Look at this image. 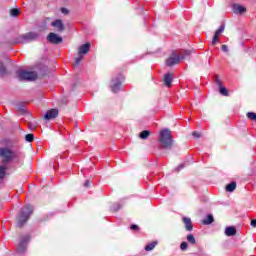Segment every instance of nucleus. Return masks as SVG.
Listing matches in <instances>:
<instances>
[{
	"mask_svg": "<svg viewBox=\"0 0 256 256\" xmlns=\"http://www.w3.org/2000/svg\"><path fill=\"white\" fill-rule=\"evenodd\" d=\"M251 227H256V219L251 220L250 222Z\"/></svg>",
	"mask_w": 256,
	"mask_h": 256,
	"instance_id": "nucleus-42",
	"label": "nucleus"
},
{
	"mask_svg": "<svg viewBox=\"0 0 256 256\" xmlns=\"http://www.w3.org/2000/svg\"><path fill=\"white\" fill-rule=\"evenodd\" d=\"M47 41L52 43V45H60V43H63V38L56 33L50 32L47 36Z\"/></svg>",
	"mask_w": 256,
	"mask_h": 256,
	"instance_id": "nucleus-7",
	"label": "nucleus"
},
{
	"mask_svg": "<svg viewBox=\"0 0 256 256\" xmlns=\"http://www.w3.org/2000/svg\"><path fill=\"white\" fill-rule=\"evenodd\" d=\"M235 189H237V183L236 182H231L230 184H228L226 186V191H228L229 193H233V191H235Z\"/></svg>",
	"mask_w": 256,
	"mask_h": 256,
	"instance_id": "nucleus-20",
	"label": "nucleus"
},
{
	"mask_svg": "<svg viewBox=\"0 0 256 256\" xmlns=\"http://www.w3.org/2000/svg\"><path fill=\"white\" fill-rule=\"evenodd\" d=\"M158 141L162 149H171V147H173V137L171 136V130L164 129L160 131Z\"/></svg>",
	"mask_w": 256,
	"mask_h": 256,
	"instance_id": "nucleus-1",
	"label": "nucleus"
},
{
	"mask_svg": "<svg viewBox=\"0 0 256 256\" xmlns=\"http://www.w3.org/2000/svg\"><path fill=\"white\" fill-rule=\"evenodd\" d=\"M110 87L113 93H118L119 89H121V81L119 78L112 79Z\"/></svg>",
	"mask_w": 256,
	"mask_h": 256,
	"instance_id": "nucleus-10",
	"label": "nucleus"
},
{
	"mask_svg": "<svg viewBox=\"0 0 256 256\" xmlns=\"http://www.w3.org/2000/svg\"><path fill=\"white\" fill-rule=\"evenodd\" d=\"M21 241H24V243L27 245V242L31 241V236L29 234H27L26 236H23L21 238Z\"/></svg>",
	"mask_w": 256,
	"mask_h": 256,
	"instance_id": "nucleus-34",
	"label": "nucleus"
},
{
	"mask_svg": "<svg viewBox=\"0 0 256 256\" xmlns=\"http://www.w3.org/2000/svg\"><path fill=\"white\" fill-rule=\"evenodd\" d=\"M27 251V244L25 243V240H20V243L17 246V253H25Z\"/></svg>",
	"mask_w": 256,
	"mask_h": 256,
	"instance_id": "nucleus-15",
	"label": "nucleus"
},
{
	"mask_svg": "<svg viewBox=\"0 0 256 256\" xmlns=\"http://www.w3.org/2000/svg\"><path fill=\"white\" fill-rule=\"evenodd\" d=\"M217 43H219V37L216 34H214L211 45L215 46L217 45Z\"/></svg>",
	"mask_w": 256,
	"mask_h": 256,
	"instance_id": "nucleus-33",
	"label": "nucleus"
},
{
	"mask_svg": "<svg viewBox=\"0 0 256 256\" xmlns=\"http://www.w3.org/2000/svg\"><path fill=\"white\" fill-rule=\"evenodd\" d=\"M181 56L177 52H172L171 55L166 59L167 67H173V65H179Z\"/></svg>",
	"mask_w": 256,
	"mask_h": 256,
	"instance_id": "nucleus-6",
	"label": "nucleus"
},
{
	"mask_svg": "<svg viewBox=\"0 0 256 256\" xmlns=\"http://www.w3.org/2000/svg\"><path fill=\"white\" fill-rule=\"evenodd\" d=\"M193 137H195L196 139H199L201 137V133L199 132H193L192 133Z\"/></svg>",
	"mask_w": 256,
	"mask_h": 256,
	"instance_id": "nucleus-39",
	"label": "nucleus"
},
{
	"mask_svg": "<svg viewBox=\"0 0 256 256\" xmlns=\"http://www.w3.org/2000/svg\"><path fill=\"white\" fill-rule=\"evenodd\" d=\"M39 39V34L36 32H27L26 34H23L19 36L15 43H31V41H37Z\"/></svg>",
	"mask_w": 256,
	"mask_h": 256,
	"instance_id": "nucleus-4",
	"label": "nucleus"
},
{
	"mask_svg": "<svg viewBox=\"0 0 256 256\" xmlns=\"http://www.w3.org/2000/svg\"><path fill=\"white\" fill-rule=\"evenodd\" d=\"M17 77H18L19 81H36L37 73L21 70V71H18Z\"/></svg>",
	"mask_w": 256,
	"mask_h": 256,
	"instance_id": "nucleus-5",
	"label": "nucleus"
},
{
	"mask_svg": "<svg viewBox=\"0 0 256 256\" xmlns=\"http://www.w3.org/2000/svg\"><path fill=\"white\" fill-rule=\"evenodd\" d=\"M40 71H41V75H47V73H49V67L42 65L40 67Z\"/></svg>",
	"mask_w": 256,
	"mask_h": 256,
	"instance_id": "nucleus-29",
	"label": "nucleus"
},
{
	"mask_svg": "<svg viewBox=\"0 0 256 256\" xmlns=\"http://www.w3.org/2000/svg\"><path fill=\"white\" fill-rule=\"evenodd\" d=\"M233 9V13H235V15H243V13H245L247 11V8L239 5V4H234L232 6Z\"/></svg>",
	"mask_w": 256,
	"mask_h": 256,
	"instance_id": "nucleus-12",
	"label": "nucleus"
},
{
	"mask_svg": "<svg viewBox=\"0 0 256 256\" xmlns=\"http://www.w3.org/2000/svg\"><path fill=\"white\" fill-rule=\"evenodd\" d=\"M246 117H248L251 121H255V123H256V113H254V112H248V113L246 114Z\"/></svg>",
	"mask_w": 256,
	"mask_h": 256,
	"instance_id": "nucleus-30",
	"label": "nucleus"
},
{
	"mask_svg": "<svg viewBox=\"0 0 256 256\" xmlns=\"http://www.w3.org/2000/svg\"><path fill=\"white\" fill-rule=\"evenodd\" d=\"M3 144L5 145V147H7L8 149H13V147H15V142L11 139H5L3 141Z\"/></svg>",
	"mask_w": 256,
	"mask_h": 256,
	"instance_id": "nucleus-17",
	"label": "nucleus"
},
{
	"mask_svg": "<svg viewBox=\"0 0 256 256\" xmlns=\"http://www.w3.org/2000/svg\"><path fill=\"white\" fill-rule=\"evenodd\" d=\"M173 75H174L173 72H168L163 76L162 81L166 87H171L173 83Z\"/></svg>",
	"mask_w": 256,
	"mask_h": 256,
	"instance_id": "nucleus-9",
	"label": "nucleus"
},
{
	"mask_svg": "<svg viewBox=\"0 0 256 256\" xmlns=\"http://www.w3.org/2000/svg\"><path fill=\"white\" fill-rule=\"evenodd\" d=\"M189 55H191V50H185L183 54H179L180 60L183 61L184 59H187Z\"/></svg>",
	"mask_w": 256,
	"mask_h": 256,
	"instance_id": "nucleus-25",
	"label": "nucleus"
},
{
	"mask_svg": "<svg viewBox=\"0 0 256 256\" xmlns=\"http://www.w3.org/2000/svg\"><path fill=\"white\" fill-rule=\"evenodd\" d=\"M52 27H56L58 31H65V25L62 20H55L51 23Z\"/></svg>",
	"mask_w": 256,
	"mask_h": 256,
	"instance_id": "nucleus-14",
	"label": "nucleus"
},
{
	"mask_svg": "<svg viewBox=\"0 0 256 256\" xmlns=\"http://www.w3.org/2000/svg\"><path fill=\"white\" fill-rule=\"evenodd\" d=\"M61 13H63V15H69V9L61 8Z\"/></svg>",
	"mask_w": 256,
	"mask_h": 256,
	"instance_id": "nucleus-38",
	"label": "nucleus"
},
{
	"mask_svg": "<svg viewBox=\"0 0 256 256\" xmlns=\"http://www.w3.org/2000/svg\"><path fill=\"white\" fill-rule=\"evenodd\" d=\"M189 247V244H187V242H182L180 245V249L182 251H187V248Z\"/></svg>",
	"mask_w": 256,
	"mask_h": 256,
	"instance_id": "nucleus-35",
	"label": "nucleus"
},
{
	"mask_svg": "<svg viewBox=\"0 0 256 256\" xmlns=\"http://www.w3.org/2000/svg\"><path fill=\"white\" fill-rule=\"evenodd\" d=\"M0 75L1 77L7 75V67H5V64L3 62H0Z\"/></svg>",
	"mask_w": 256,
	"mask_h": 256,
	"instance_id": "nucleus-22",
	"label": "nucleus"
},
{
	"mask_svg": "<svg viewBox=\"0 0 256 256\" xmlns=\"http://www.w3.org/2000/svg\"><path fill=\"white\" fill-rule=\"evenodd\" d=\"M219 93L224 97H229V91H227V88L223 87V84L219 86Z\"/></svg>",
	"mask_w": 256,
	"mask_h": 256,
	"instance_id": "nucleus-21",
	"label": "nucleus"
},
{
	"mask_svg": "<svg viewBox=\"0 0 256 256\" xmlns=\"http://www.w3.org/2000/svg\"><path fill=\"white\" fill-rule=\"evenodd\" d=\"M19 110H20L22 113H25V108H24V107L20 108Z\"/></svg>",
	"mask_w": 256,
	"mask_h": 256,
	"instance_id": "nucleus-44",
	"label": "nucleus"
},
{
	"mask_svg": "<svg viewBox=\"0 0 256 256\" xmlns=\"http://www.w3.org/2000/svg\"><path fill=\"white\" fill-rule=\"evenodd\" d=\"M223 31H225V23H222V25L219 27V29H217L215 31L214 35H217L218 37H220L221 33H223Z\"/></svg>",
	"mask_w": 256,
	"mask_h": 256,
	"instance_id": "nucleus-24",
	"label": "nucleus"
},
{
	"mask_svg": "<svg viewBox=\"0 0 256 256\" xmlns=\"http://www.w3.org/2000/svg\"><path fill=\"white\" fill-rule=\"evenodd\" d=\"M221 49H222V51H223L224 53H229V46L223 44V45L221 46Z\"/></svg>",
	"mask_w": 256,
	"mask_h": 256,
	"instance_id": "nucleus-36",
	"label": "nucleus"
},
{
	"mask_svg": "<svg viewBox=\"0 0 256 256\" xmlns=\"http://www.w3.org/2000/svg\"><path fill=\"white\" fill-rule=\"evenodd\" d=\"M83 61V55L78 54V57H75L74 65H79Z\"/></svg>",
	"mask_w": 256,
	"mask_h": 256,
	"instance_id": "nucleus-32",
	"label": "nucleus"
},
{
	"mask_svg": "<svg viewBox=\"0 0 256 256\" xmlns=\"http://www.w3.org/2000/svg\"><path fill=\"white\" fill-rule=\"evenodd\" d=\"M155 245H157V242H152L145 246V251H153L155 249Z\"/></svg>",
	"mask_w": 256,
	"mask_h": 256,
	"instance_id": "nucleus-26",
	"label": "nucleus"
},
{
	"mask_svg": "<svg viewBox=\"0 0 256 256\" xmlns=\"http://www.w3.org/2000/svg\"><path fill=\"white\" fill-rule=\"evenodd\" d=\"M57 115H59L58 109H50L45 113L44 120L51 121V119H55L57 117Z\"/></svg>",
	"mask_w": 256,
	"mask_h": 256,
	"instance_id": "nucleus-8",
	"label": "nucleus"
},
{
	"mask_svg": "<svg viewBox=\"0 0 256 256\" xmlns=\"http://www.w3.org/2000/svg\"><path fill=\"white\" fill-rule=\"evenodd\" d=\"M218 76H216V85H218V87H221V85H223V83L221 82V80H219V78H217Z\"/></svg>",
	"mask_w": 256,
	"mask_h": 256,
	"instance_id": "nucleus-40",
	"label": "nucleus"
},
{
	"mask_svg": "<svg viewBox=\"0 0 256 256\" xmlns=\"http://www.w3.org/2000/svg\"><path fill=\"white\" fill-rule=\"evenodd\" d=\"M183 167H185L183 164H180L177 168V171H181V169H183Z\"/></svg>",
	"mask_w": 256,
	"mask_h": 256,
	"instance_id": "nucleus-43",
	"label": "nucleus"
},
{
	"mask_svg": "<svg viewBox=\"0 0 256 256\" xmlns=\"http://www.w3.org/2000/svg\"><path fill=\"white\" fill-rule=\"evenodd\" d=\"M84 187H91V181L86 180V182L84 183Z\"/></svg>",
	"mask_w": 256,
	"mask_h": 256,
	"instance_id": "nucleus-41",
	"label": "nucleus"
},
{
	"mask_svg": "<svg viewBox=\"0 0 256 256\" xmlns=\"http://www.w3.org/2000/svg\"><path fill=\"white\" fill-rule=\"evenodd\" d=\"M10 15H11V17H18L19 16V9H17V8L10 9Z\"/></svg>",
	"mask_w": 256,
	"mask_h": 256,
	"instance_id": "nucleus-27",
	"label": "nucleus"
},
{
	"mask_svg": "<svg viewBox=\"0 0 256 256\" xmlns=\"http://www.w3.org/2000/svg\"><path fill=\"white\" fill-rule=\"evenodd\" d=\"M91 49V43H86L78 48V55H87Z\"/></svg>",
	"mask_w": 256,
	"mask_h": 256,
	"instance_id": "nucleus-11",
	"label": "nucleus"
},
{
	"mask_svg": "<svg viewBox=\"0 0 256 256\" xmlns=\"http://www.w3.org/2000/svg\"><path fill=\"white\" fill-rule=\"evenodd\" d=\"M215 219L213 218V215L209 214L207 217L202 221L203 225H211Z\"/></svg>",
	"mask_w": 256,
	"mask_h": 256,
	"instance_id": "nucleus-19",
	"label": "nucleus"
},
{
	"mask_svg": "<svg viewBox=\"0 0 256 256\" xmlns=\"http://www.w3.org/2000/svg\"><path fill=\"white\" fill-rule=\"evenodd\" d=\"M31 215H33V206L26 205L22 208L20 215L17 217V224L20 229L23 228V225H25L27 221H29Z\"/></svg>",
	"mask_w": 256,
	"mask_h": 256,
	"instance_id": "nucleus-2",
	"label": "nucleus"
},
{
	"mask_svg": "<svg viewBox=\"0 0 256 256\" xmlns=\"http://www.w3.org/2000/svg\"><path fill=\"white\" fill-rule=\"evenodd\" d=\"M34 139H35V136L33 134H27L25 136V141H27L28 143H33Z\"/></svg>",
	"mask_w": 256,
	"mask_h": 256,
	"instance_id": "nucleus-31",
	"label": "nucleus"
},
{
	"mask_svg": "<svg viewBox=\"0 0 256 256\" xmlns=\"http://www.w3.org/2000/svg\"><path fill=\"white\" fill-rule=\"evenodd\" d=\"M0 157L3 158V163H9V161H13V159H17L19 157V153L15 152V150L7 147L0 148Z\"/></svg>",
	"mask_w": 256,
	"mask_h": 256,
	"instance_id": "nucleus-3",
	"label": "nucleus"
},
{
	"mask_svg": "<svg viewBox=\"0 0 256 256\" xmlns=\"http://www.w3.org/2000/svg\"><path fill=\"white\" fill-rule=\"evenodd\" d=\"M183 223H185L186 231H193V225L191 224V218L184 217Z\"/></svg>",
	"mask_w": 256,
	"mask_h": 256,
	"instance_id": "nucleus-16",
	"label": "nucleus"
},
{
	"mask_svg": "<svg viewBox=\"0 0 256 256\" xmlns=\"http://www.w3.org/2000/svg\"><path fill=\"white\" fill-rule=\"evenodd\" d=\"M5 175H7V167L0 165V181L3 182V179H5Z\"/></svg>",
	"mask_w": 256,
	"mask_h": 256,
	"instance_id": "nucleus-18",
	"label": "nucleus"
},
{
	"mask_svg": "<svg viewBox=\"0 0 256 256\" xmlns=\"http://www.w3.org/2000/svg\"><path fill=\"white\" fill-rule=\"evenodd\" d=\"M130 229L132 231H139V226L137 224H133V225L130 226Z\"/></svg>",
	"mask_w": 256,
	"mask_h": 256,
	"instance_id": "nucleus-37",
	"label": "nucleus"
},
{
	"mask_svg": "<svg viewBox=\"0 0 256 256\" xmlns=\"http://www.w3.org/2000/svg\"><path fill=\"white\" fill-rule=\"evenodd\" d=\"M0 183H3V182L0 180Z\"/></svg>",
	"mask_w": 256,
	"mask_h": 256,
	"instance_id": "nucleus-45",
	"label": "nucleus"
},
{
	"mask_svg": "<svg viewBox=\"0 0 256 256\" xmlns=\"http://www.w3.org/2000/svg\"><path fill=\"white\" fill-rule=\"evenodd\" d=\"M225 235L227 237H235V235H237V229L233 226H228L225 229Z\"/></svg>",
	"mask_w": 256,
	"mask_h": 256,
	"instance_id": "nucleus-13",
	"label": "nucleus"
},
{
	"mask_svg": "<svg viewBox=\"0 0 256 256\" xmlns=\"http://www.w3.org/2000/svg\"><path fill=\"white\" fill-rule=\"evenodd\" d=\"M187 241H188V243H191L192 245H195V243H197L195 240V236H193V234H189L187 236Z\"/></svg>",
	"mask_w": 256,
	"mask_h": 256,
	"instance_id": "nucleus-28",
	"label": "nucleus"
},
{
	"mask_svg": "<svg viewBox=\"0 0 256 256\" xmlns=\"http://www.w3.org/2000/svg\"><path fill=\"white\" fill-rule=\"evenodd\" d=\"M151 132L148 130H144L140 133V139H148Z\"/></svg>",
	"mask_w": 256,
	"mask_h": 256,
	"instance_id": "nucleus-23",
	"label": "nucleus"
}]
</instances>
